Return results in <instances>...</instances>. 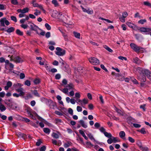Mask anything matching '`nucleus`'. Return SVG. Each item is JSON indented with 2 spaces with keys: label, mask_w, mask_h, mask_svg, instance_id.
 Instances as JSON below:
<instances>
[{
  "label": "nucleus",
  "mask_w": 151,
  "mask_h": 151,
  "mask_svg": "<svg viewBox=\"0 0 151 151\" xmlns=\"http://www.w3.org/2000/svg\"><path fill=\"white\" fill-rule=\"evenodd\" d=\"M43 131L45 133L49 134L50 132V130L47 128H45L43 129Z\"/></svg>",
  "instance_id": "nucleus-23"
},
{
  "label": "nucleus",
  "mask_w": 151,
  "mask_h": 151,
  "mask_svg": "<svg viewBox=\"0 0 151 151\" xmlns=\"http://www.w3.org/2000/svg\"><path fill=\"white\" fill-rule=\"evenodd\" d=\"M0 22L1 24V26L3 27H5V25L4 24V21L2 18H1L0 20Z\"/></svg>",
  "instance_id": "nucleus-39"
},
{
  "label": "nucleus",
  "mask_w": 151,
  "mask_h": 151,
  "mask_svg": "<svg viewBox=\"0 0 151 151\" xmlns=\"http://www.w3.org/2000/svg\"><path fill=\"white\" fill-rule=\"evenodd\" d=\"M30 124L32 126L35 127L37 128L39 127V125L38 124H36L32 122H30Z\"/></svg>",
  "instance_id": "nucleus-49"
},
{
  "label": "nucleus",
  "mask_w": 151,
  "mask_h": 151,
  "mask_svg": "<svg viewBox=\"0 0 151 151\" xmlns=\"http://www.w3.org/2000/svg\"><path fill=\"white\" fill-rule=\"evenodd\" d=\"M6 109V108L5 106L3 104H2L1 103H0V110H1V112H3Z\"/></svg>",
  "instance_id": "nucleus-21"
},
{
  "label": "nucleus",
  "mask_w": 151,
  "mask_h": 151,
  "mask_svg": "<svg viewBox=\"0 0 151 151\" xmlns=\"http://www.w3.org/2000/svg\"><path fill=\"white\" fill-rule=\"evenodd\" d=\"M14 62L16 63H20L23 62L22 59L19 56H17L14 58Z\"/></svg>",
  "instance_id": "nucleus-9"
},
{
  "label": "nucleus",
  "mask_w": 151,
  "mask_h": 151,
  "mask_svg": "<svg viewBox=\"0 0 151 151\" xmlns=\"http://www.w3.org/2000/svg\"><path fill=\"white\" fill-rule=\"evenodd\" d=\"M104 134L106 137L109 138H111L112 137V135L110 133H109L106 132L104 133Z\"/></svg>",
  "instance_id": "nucleus-26"
},
{
  "label": "nucleus",
  "mask_w": 151,
  "mask_h": 151,
  "mask_svg": "<svg viewBox=\"0 0 151 151\" xmlns=\"http://www.w3.org/2000/svg\"><path fill=\"white\" fill-rule=\"evenodd\" d=\"M73 85L72 83H70L69 84H67V86H66L68 87L69 90L72 89L73 87Z\"/></svg>",
  "instance_id": "nucleus-35"
},
{
  "label": "nucleus",
  "mask_w": 151,
  "mask_h": 151,
  "mask_svg": "<svg viewBox=\"0 0 151 151\" xmlns=\"http://www.w3.org/2000/svg\"><path fill=\"white\" fill-rule=\"evenodd\" d=\"M119 136L120 138L122 139H125V133L124 131H120L119 133Z\"/></svg>",
  "instance_id": "nucleus-17"
},
{
  "label": "nucleus",
  "mask_w": 151,
  "mask_h": 151,
  "mask_svg": "<svg viewBox=\"0 0 151 151\" xmlns=\"http://www.w3.org/2000/svg\"><path fill=\"white\" fill-rule=\"evenodd\" d=\"M0 117H1V119L3 120H5L7 119V116H6L3 115H2V114L1 113H0Z\"/></svg>",
  "instance_id": "nucleus-47"
},
{
  "label": "nucleus",
  "mask_w": 151,
  "mask_h": 151,
  "mask_svg": "<svg viewBox=\"0 0 151 151\" xmlns=\"http://www.w3.org/2000/svg\"><path fill=\"white\" fill-rule=\"evenodd\" d=\"M16 33L18 35L22 36L23 35V32L19 29H17L16 31Z\"/></svg>",
  "instance_id": "nucleus-22"
},
{
  "label": "nucleus",
  "mask_w": 151,
  "mask_h": 151,
  "mask_svg": "<svg viewBox=\"0 0 151 151\" xmlns=\"http://www.w3.org/2000/svg\"><path fill=\"white\" fill-rule=\"evenodd\" d=\"M131 79L132 81L133 82V83L136 84H138L139 83L137 81V80L134 78V77H132L131 78Z\"/></svg>",
  "instance_id": "nucleus-31"
},
{
  "label": "nucleus",
  "mask_w": 151,
  "mask_h": 151,
  "mask_svg": "<svg viewBox=\"0 0 151 151\" xmlns=\"http://www.w3.org/2000/svg\"><path fill=\"white\" fill-rule=\"evenodd\" d=\"M25 77V75L24 73H20V78L21 79H23Z\"/></svg>",
  "instance_id": "nucleus-61"
},
{
  "label": "nucleus",
  "mask_w": 151,
  "mask_h": 151,
  "mask_svg": "<svg viewBox=\"0 0 151 151\" xmlns=\"http://www.w3.org/2000/svg\"><path fill=\"white\" fill-rule=\"evenodd\" d=\"M55 113L59 116L63 115V114L61 112L58 111H55Z\"/></svg>",
  "instance_id": "nucleus-53"
},
{
  "label": "nucleus",
  "mask_w": 151,
  "mask_h": 151,
  "mask_svg": "<svg viewBox=\"0 0 151 151\" xmlns=\"http://www.w3.org/2000/svg\"><path fill=\"white\" fill-rule=\"evenodd\" d=\"M104 48L110 52H113V50L106 45H105Z\"/></svg>",
  "instance_id": "nucleus-33"
},
{
  "label": "nucleus",
  "mask_w": 151,
  "mask_h": 151,
  "mask_svg": "<svg viewBox=\"0 0 151 151\" xmlns=\"http://www.w3.org/2000/svg\"><path fill=\"white\" fill-rule=\"evenodd\" d=\"M115 111L117 112L121 116L123 115V112L120 109L117 108H116L115 109Z\"/></svg>",
  "instance_id": "nucleus-25"
},
{
  "label": "nucleus",
  "mask_w": 151,
  "mask_h": 151,
  "mask_svg": "<svg viewBox=\"0 0 151 151\" xmlns=\"http://www.w3.org/2000/svg\"><path fill=\"white\" fill-rule=\"evenodd\" d=\"M17 135L18 137L24 139L27 138V135L21 132H18L17 133Z\"/></svg>",
  "instance_id": "nucleus-13"
},
{
  "label": "nucleus",
  "mask_w": 151,
  "mask_h": 151,
  "mask_svg": "<svg viewBox=\"0 0 151 151\" xmlns=\"http://www.w3.org/2000/svg\"><path fill=\"white\" fill-rule=\"evenodd\" d=\"M12 85V83L10 81H8L6 83V86L9 87V88Z\"/></svg>",
  "instance_id": "nucleus-62"
},
{
  "label": "nucleus",
  "mask_w": 151,
  "mask_h": 151,
  "mask_svg": "<svg viewBox=\"0 0 151 151\" xmlns=\"http://www.w3.org/2000/svg\"><path fill=\"white\" fill-rule=\"evenodd\" d=\"M128 139L129 141L131 143H133L135 142L134 139L130 137H129Z\"/></svg>",
  "instance_id": "nucleus-46"
},
{
  "label": "nucleus",
  "mask_w": 151,
  "mask_h": 151,
  "mask_svg": "<svg viewBox=\"0 0 151 151\" xmlns=\"http://www.w3.org/2000/svg\"><path fill=\"white\" fill-rule=\"evenodd\" d=\"M52 136V137H53L54 138H56V139H58L59 137V136L57 134V133L53 132Z\"/></svg>",
  "instance_id": "nucleus-36"
},
{
  "label": "nucleus",
  "mask_w": 151,
  "mask_h": 151,
  "mask_svg": "<svg viewBox=\"0 0 151 151\" xmlns=\"http://www.w3.org/2000/svg\"><path fill=\"white\" fill-rule=\"evenodd\" d=\"M45 26L46 28L48 30H50L51 29L50 26L47 23H46L45 24Z\"/></svg>",
  "instance_id": "nucleus-42"
},
{
  "label": "nucleus",
  "mask_w": 151,
  "mask_h": 151,
  "mask_svg": "<svg viewBox=\"0 0 151 151\" xmlns=\"http://www.w3.org/2000/svg\"><path fill=\"white\" fill-rule=\"evenodd\" d=\"M72 145V143L70 141H68L66 143H65L64 144V147L65 148H67L70 146H71Z\"/></svg>",
  "instance_id": "nucleus-20"
},
{
  "label": "nucleus",
  "mask_w": 151,
  "mask_h": 151,
  "mask_svg": "<svg viewBox=\"0 0 151 151\" xmlns=\"http://www.w3.org/2000/svg\"><path fill=\"white\" fill-rule=\"evenodd\" d=\"M140 70L143 74H145V76L151 80V72L148 70L143 69L142 68H140Z\"/></svg>",
  "instance_id": "nucleus-2"
},
{
  "label": "nucleus",
  "mask_w": 151,
  "mask_h": 151,
  "mask_svg": "<svg viewBox=\"0 0 151 151\" xmlns=\"http://www.w3.org/2000/svg\"><path fill=\"white\" fill-rule=\"evenodd\" d=\"M34 83L35 84L37 85L40 83V79L37 78L34 80Z\"/></svg>",
  "instance_id": "nucleus-45"
},
{
  "label": "nucleus",
  "mask_w": 151,
  "mask_h": 151,
  "mask_svg": "<svg viewBox=\"0 0 151 151\" xmlns=\"http://www.w3.org/2000/svg\"><path fill=\"white\" fill-rule=\"evenodd\" d=\"M101 68L103 70H104L106 72H108V70L105 67L104 65L103 64H101L100 65Z\"/></svg>",
  "instance_id": "nucleus-54"
},
{
  "label": "nucleus",
  "mask_w": 151,
  "mask_h": 151,
  "mask_svg": "<svg viewBox=\"0 0 151 151\" xmlns=\"http://www.w3.org/2000/svg\"><path fill=\"white\" fill-rule=\"evenodd\" d=\"M32 95L30 93L27 94L26 96H23V97L24 98L25 100H27L29 98H32Z\"/></svg>",
  "instance_id": "nucleus-30"
},
{
  "label": "nucleus",
  "mask_w": 151,
  "mask_h": 151,
  "mask_svg": "<svg viewBox=\"0 0 151 151\" xmlns=\"http://www.w3.org/2000/svg\"><path fill=\"white\" fill-rule=\"evenodd\" d=\"M141 61L138 58L135 57L133 58V62L137 65H139L141 63Z\"/></svg>",
  "instance_id": "nucleus-12"
},
{
  "label": "nucleus",
  "mask_w": 151,
  "mask_h": 151,
  "mask_svg": "<svg viewBox=\"0 0 151 151\" xmlns=\"http://www.w3.org/2000/svg\"><path fill=\"white\" fill-rule=\"evenodd\" d=\"M35 11H36V12H35L34 13V14L36 15V16H37L39 15H40V14H41V12L40 11H39L38 10H37V9H36L35 10Z\"/></svg>",
  "instance_id": "nucleus-50"
},
{
  "label": "nucleus",
  "mask_w": 151,
  "mask_h": 151,
  "mask_svg": "<svg viewBox=\"0 0 151 151\" xmlns=\"http://www.w3.org/2000/svg\"><path fill=\"white\" fill-rule=\"evenodd\" d=\"M52 3L54 4L55 6L57 7L59 6V4L57 0H52Z\"/></svg>",
  "instance_id": "nucleus-27"
},
{
  "label": "nucleus",
  "mask_w": 151,
  "mask_h": 151,
  "mask_svg": "<svg viewBox=\"0 0 151 151\" xmlns=\"http://www.w3.org/2000/svg\"><path fill=\"white\" fill-rule=\"evenodd\" d=\"M56 106V103L55 102H53L52 100V102L50 103L49 104V106L50 107V108L54 109V107Z\"/></svg>",
  "instance_id": "nucleus-19"
},
{
  "label": "nucleus",
  "mask_w": 151,
  "mask_h": 151,
  "mask_svg": "<svg viewBox=\"0 0 151 151\" xmlns=\"http://www.w3.org/2000/svg\"><path fill=\"white\" fill-rule=\"evenodd\" d=\"M46 148V146H43L41 147L40 149V151H45Z\"/></svg>",
  "instance_id": "nucleus-59"
},
{
  "label": "nucleus",
  "mask_w": 151,
  "mask_h": 151,
  "mask_svg": "<svg viewBox=\"0 0 151 151\" xmlns=\"http://www.w3.org/2000/svg\"><path fill=\"white\" fill-rule=\"evenodd\" d=\"M56 50L57 51L55 52V54L57 55L62 56L65 54V50L60 47H57L56 48Z\"/></svg>",
  "instance_id": "nucleus-4"
},
{
  "label": "nucleus",
  "mask_w": 151,
  "mask_h": 151,
  "mask_svg": "<svg viewBox=\"0 0 151 151\" xmlns=\"http://www.w3.org/2000/svg\"><path fill=\"white\" fill-rule=\"evenodd\" d=\"M11 19L14 22H16L17 21V19L16 17L14 16H11Z\"/></svg>",
  "instance_id": "nucleus-44"
},
{
  "label": "nucleus",
  "mask_w": 151,
  "mask_h": 151,
  "mask_svg": "<svg viewBox=\"0 0 151 151\" xmlns=\"http://www.w3.org/2000/svg\"><path fill=\"white\" fill-rule=\"evenodd\" d=\"M82 103H83L85 104H86L88 103V100L87 99H84L82 101Z\"/></svg>",
  "instance_id": "nucleus-64"
},
{
  "label": "nucleus",
  "mask_w": 151,
  "mask_h": 151,
  "mask_svg": "<svg viewBox=\"0 0 151 151\" xmlns=\"http://www.w3.org/2000/svg\"><path fill=\"white\" fill-rule=\"evenodd\" d=\"M24 84L27 86H29L31 85L30 81L28 80H26Z\"/></svg>",
  "instance_id": "nucleus-43"
},
{
  "label": "nucleus",
  "mask_w": 151,
  "mask_h": 151,
  "mask_svg": "<svg viewBox=\"0 0 151 151\" xmlns=\"http://www.w3.org/2000/svg\"><path fill=\"white\" fill-rule=\"evenodd\" d=\"M139 30L141 32H148L151 31V28H146L144 27H142L140 28Z\"/></svg>",
  "instance_id": "nucleus-7"
},
{
  "label": "nucleus",
  "mask_w": 151,
  "mask_h": 151,
  "mask_svg": "<svg viewBox=\"0 0 151 151\" xmlns=\"http://www.w3.org/2000/svg\"><path fill=\"white\" fill-rule=\"evenodd\" d=\"M4 20V23H5L6 25L7 26H8L10 24V23L9 21L7 20H6V18L4 17L2 18Z\"/></svg>",
  "instance_id": "nucleus-40"
},
{
  "label": "nucleus",
  "mask_w": 151,
  "mask_h": 151,
  "mask_svg": "<svg viewBox=\"0 0 151 151\" xmlns=\"http://www.w3.org/2000/svg\"><path fill=\"white\" fill-rule=\"evenodd\" d=\"M11 3L14 5H17L18 4V2L17 0H11Z\"/></svg>",
  "instance_id": "nucleus-51"
},
{
  "label": "nucleus",
  "mask_w": 151,
  "mask_h": 151,
  "mask_svg": "<svg viewBox=\"0 0 151 151\" xmlns=\"http://www.w3.org/2000/svg\"><path fill=\"white\" fill-rule=\"evenodd\" d=\"M145 6H150L151 8V4L148 1H144L143 2Z\"/></svg>",
  "instance_id": "nucleus-38"
},
{
  "label": "nucleus",
  "mask_w": 151,
  "mask_h": 151,
  "mask_svg": "<svg viewBox=\"0 0 151 151\" xmlns=\"http://www.w3.org/2000/svg\"><path fill=\"white\" fill-rule=\"evenodd\" d=\"M138 79L142 82H145L146 81V76L144 75L140 76L138 77Z\"/></svg>",
  "instance_id": "nucleus-11"
},
{
  "label": "nucleus",
  "mask_w": 151,
  "mask_h": 151,
  "mask_svg": "<svg viewBox=\"0 0 151 151\" xmlns=\"http://www.w3.org/2000/svg\"><path fill=\"white\" fill-rule=\"evenodd\" d=\"M79 131V133L82 135L84 139L86 140H88V138L84 132L81 130H80Z\"/></svg>",
  "instance_id": "nucleus-18"
},
{
  "label": "nucleus",
  "mask_w": 151,
  "mask_h": 151,
  "mask_svg": "<svg viewBox=\"0 0 151 151\" xmlns=\"http://www.w3.org/2000/svg\"><path fill=\"white\" fill-rule=\"evenodd\" d=\"M111 138H112V140L114 143H116L119 141L117 140V137H114L112 136Z\"/></svg>",
  "instance_id": "nucleus-41"
},
{
  "label": "nucleus",
  "mask_w": 151,
  "mask_h": 151,
  "mask_svg": "<svg viewBox=\"0 0 151 151\" xmlns=\"http://www.w3.org/2000/svg\"><path fill=\"white\" fill-rule=\"evenodd\" d=\"M146 22L147 20L145 19H141L138 21V23L143 24L145 23Z\"/></svg>",
  "instance_id": "nucleus-32"
},
{
  "label": "nucleus",
  "mask_w": 151,
  "mask_h": 151,
  "mask_svg": "<svg viewBox=\"0 0 151 151\" xmlns=\"http://www.w3.org/2000/svg\"><path fill=\"white\" fill-rule=\"evenodd\" d=\"M138 146L140 150L142 151H147L148 150V148L146 147H143L142 145H138Z\"/></svg>",
  "instance_id": "nucleus-16"
},
{
  "label": "nucleus",
  "mask_w": 151,
  "mask_h": 151,
  "mask_svg": "<svg viewBox=\"0 0 151 151\" xmlns=\"http://www.w3.org/2000/svg\"><path fill=\"white\" fill-rule=\"evenodd\" d=\"M73 34L76 37L78 38H80V34L79 33L76 32H74Z\"/></svg>",
  "instance_id": "nucleus-29"
},
{
  "label": "nucleus",
  "mask_w": 151,
  "mask_h": 151,
  "mask_svg": "<svg viewBox=\"0 0 151 151\" xmlns=\"http://www.w3.org/2000/svg\"><path fill=\"white\" fill-rule=\"evenodd\" d=\"M15 28L13 27H11L7 29L5 28V30L4 31L7 32L8 33L13 32L15 30Z\"/></svg>",
  "instance_id": "nucleus-15"
},
{
  "label": "nucleus",
  "mask_w": 151,
  "mask_h": 151,
  "mask_svg": "<svg viewBox=\"0 0 151 151\" xmlns=\"http://www.w3.org/2000/svg\"><path fill=\"white\" fill-rule=\"evenodd\" d=\"M61 78V75L60 74H57L56 75L55 78L56 80H59Z\"/></svg>",
  "instance_id": "nucleus-52"
},
{
  "label": "nucleus",
  "mask_w": 151,
  "mask_h": 151,
  "mask_svg": "<svg viewBox=\"0 0 151 151\" xmlns=\"http://www.w3.org/2000/svg\"><path fill=\"white\" fill-rule=\"evenodd\" d=\"M88 136L89 137V138L91 140H93L94 142H96V143L98 144H99L100 142L98 141H96L93 137V135L91 133H89L87 134Z\"/></svg>",
  "instance_id": "nucleus-10"
},
{
  "label": "nucleus",
  "mask_w": 151,
  "mask_h": 151,
  "mask_svg": "<svg viewBox=\"0 0 151 151\" xmlns=\"http://www.w3.org/2000/svg\"><path fill=\"white\" fill-rule=\"evenodd\" d=\"M113 141L112 138H110L107 140V142L108 144H110L113 142Z\"/></svg>",
  "instance_id": "nucleus-60"
},
{
  "label": "nucleus",
  "mask_w": 151,
  "mask_h": 151,
  "mask_svg": "<svg viewBox=\"0 0 151 151\" xmlns=\"http://www.w3.org/2000/svg\"><path fill=\"white\" fill-rule=\"evenodd\" d=\"M31 24L30 25V29L32 31H36L37 29H38L41 31H42V30L40 28H39L38 27L34 24L33 23H31Z\"/></svg>",
  "instance_id": "nucleus-5"
},
{
  "label": "nucleus",
  "mask_w": 151,
  "mask_h": 151,
  "mask_svg": "<svg viewBox=\"0 0 151 151\" xmlns=\"http://www.w3.org/2000/svg\"><path fill=\"white\" fill-rule=\"evenodd\" d=\"M127 25L130 27L133 28L134 24L130 22H127Z\"/></svg>",
  "instance_id": "nucleus-56"
},
{
  "label": "nucleus",
  "mask_w": 151,
  "mask_h": 151,
  "mask_svg": "<svg viewBox=\"0 0 151 151\" xmlns=\"http://www.w3.org/2000/svg\"><path fill=\"white\" fill-rule=\"evenodd\" d=\"M29 9L27 7L24 8L23 9H18L17 10V12L19 13L24 14L28 12Z\"/></svg>",
  "instance_id": "nucleus-6"
},
{
  "label": "nucleus",
  "mask_w": 151,
  "mask_h": 151,
  "mask_svg": "<svg viewBox=\"0 0 151 151\" xmlns=\"http://www.w3.org/2000/svg\"><path fill=\"white\" fill-rule=\"evenodd\" d=\"M78 122L84 128H86L87 127V125L85 123L84 121L83 120H81Z\"/></svg>",
  "instance_id": "nucleus-14"
},
{
  "label": "nucleus",
  "mask_w": 151,
  "mask_h": 151,
  "mask_svg": "<svg viewBox=\"0 0 151 151\" xmlns=\"http://www.w3.org/2000/svg\"><path fill=\"white\" fill-rule=\"evenodd\" d=\"M133 126L135 128H139L141 126L140 124L137 123H134L133 124Z\"/></svg>",
  "instance_id": "nucleus-58"
},
{
  "label": "nucleus",
  "mask_w": 151,
  "mask_h": 151,
  "mask_svg": "<svg viewBox=\"0 0 151 151\" xmlns=\"http://www.w3.org/2000/svg\"><path fill=\"white\" fill-rule=\"evenodd\" d=\"M89 60L90 63L93 65H96L99 64L100 63L99 60L94 57H91L89 58Z\"/></svg>",
  "instance_id": "nucleus-3"
},
{
  "label": "nucleus",
  "mask_w": 151,
  "mask_h": 151,
  "mask_svg": "<svg viewBox=\"0 0 151 151\" xmlns=\"http://www.w3.org/2000/svg\"><path fill=\"white\" fill-rule=\"evenodd\" d=\"M37 29H37V31H35V32H36V33L37 34L39 35H42V36H44L45 34V31H42V32H41L40 33H39L37 31Z\"/></svg>",
  "instance_id": "nucleus-34"
},
{
  "label": "nucleus",
  "mask_w": 151,
  "mask_h": 151,
  "mask_svg": "<svg viewBox=\"0 0 151 151\" xmlns=\"http://www.w3.org/2000/svg\"><path fill=\"white\" fill-rule=\"evenodd\" d=\"M68 112L69 114L72 115L73 114V109L71 108H69L68 109Z\"/></svg>",
  "instance_id": "nucleus-55"
},
{
  "label": "nucleus",
  "mask_w": 151,
  "mask_h": 151,
  "mask_svg": "<svg viewBox=\"0 0 151 151\" xmlns=\"http://www.w3.org/2000/svg\"><path fill=\"white\" fill-rule=\"evenodd\" d=\"M45 99V103L46 104L49 106V104L52 102V100Z\"/></svg>",
  "instance_id": "nucleus-37"
},
{
  "label": "nucleus",
  "mask_w": 151,
  "mask_h": 151,
  "mask_svg": "<svg viewBox=\"0 0 151 151\" xmlns=\"http://www.w3.org/2000/svg\"><path fill=\"white\" fill-rule=\"evenodd\" d=\"M130 46L131 48L136 52L139 53L143 52V48L138 46L135 44L131 43L130 44Z\"/></svg>",
  "instance_id": "nucleus-1"
},
{
  "label": "nucleus",
  "mask_w": 151,
  "mask_h": 151,
  "mask_svg": "<svg viewBox=\"0 0 151 151\" xmlns=\"http://www.w3.org/2000/svg\"><path fill=\"white\" fill-rule=\"evenodd\" d=\"M118 59L122 60H127V58L125 57H123L122 56H119L118 57Z\"/></svg>",
  "instance_id": "nucleus-57"
},
{
  "label": "nucleus",
  "mask_w": 151,
  "mask_h": 151,
  "mask_svg": "<svg viewBox=\"0 0 151 151\" xmlns=\"http://www.w3.org/2000/svg\"><path fill=\"white\" fill-rule=\"evenodd\" d=\"M146 106V104H144L141 105L140 106V109H142L144 111H145L146 109L145 108V106Z\"/></svg>",
  "instance_id": "nucleus-48"
},
{
  "label": "nucleus",
  "mask_w": 151,
  "mask_h": 151,
  "mask_svg": "<svg viewBox=\"0 0 151 151\" xmlns=\"http://www.w3.org/2000/svg\"><path fill=\"white\" fill-rule=\"evenodd\" d=\"M26 110L27 111V112L29 116L33 118V117H34V116L32 113V110L31 108L29 107H27L26 109Z\"/></svg>",
  "instance_id": "nucleus-8"
},
{
  "label": "nucleus",
  "mask_w": 151,
  "mask_h": 151,
  "mask_svg": "<svg viewBox=\"0 0 151 151\" xmlns=\"http://www.w3.org/2000/svg\"><path fill=\"white\" fill-rule=\"evenodd\" d=\"M33 93L34 94L35 96L36 97H40V95L37 90H34L33 92Z\"/></svg>",
  "instance_id": "nucleus-28"
},
{
  "label": "nucleus",
  "mask_w": 151,
  "mask_h": 151,
  "mask_svg": "<svg viewBox=\"0 0 151 151\" xmlns=\"http://www.w3.org/2000/svg\"><path fill=\"white\" fill-rule=\"evenodd\" d=\"M137 131L143 134H145L146 133V131L145 130V129L144 128H142L140 130H137Z\"/></svg>",
  "instance_id": "nucleus-24"
},
{
  "label": "nucleus",
  "mask_w": 151,
  "mask_h": 151,
  "mask_svg": "<svg viewBox=\"0 0 151 151\" xmlns=\"http://www.w3.org/2000/svg\"><path fill=\"white\" fill-rule=\"evenodd\" d=\"M42 142L40 139H39L38 141L36 142V145L37 146H39L41 143Z\"/></svg>",
  "instance_id": "nucleus-63"
}]
</instances>
